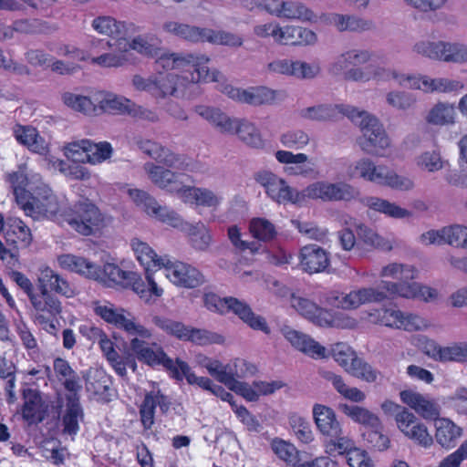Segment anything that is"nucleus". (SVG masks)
<instances>
[{"instance_id": "f257e3e1", "label": "nucleus", "mask_w": 467, "mask_h": 467, "mask_svg": "<svg viewBox=\"0 0 467 467\" xmlns=\"http://www.w3.org/2000/svg\"><path fill=\"white\" fill-rule=\"evenodd\" d=\"M127 194L134 204L152 218L172 227H183L188 232L192 245L196 250H206L212 241L211 234L203 223L192 225L182 221L180 215L167 206L161 205L154 197L147 192L137 188H127Z\"/></svg>"}, {"instance_id": "f03ea898", "label": "nucleus", "mask_w": 467, "mask_h": 467, "mask_svg": "<svg viewBox=\"0 0 467 467\" xmlns=\"http://www.w3.org/2000/svg\"><path fill=\"white\" fill-rule=\"evenodd\" d=\"M378 56L368 50H349L339 55L330 66V72L342 76L345 79L357 82H389L393 80L395 68L386 67L379 63H373L364 67H350L354 65H364L370 61L376 62Z\"/></svg>"}, {"instance_id": "7ed1b4c3", "label": "nucleus", "mask_w": 467, "mask_h": 467, "mask_svg": "<svg viewBox=\"0 0 467 467\" xmlns=\"http://www.w3.org/2000/svg\"><path fill=\"white\" fill-rule=\"evenodd\" d=\"M347 117L360 129L357 144L367 154L385 157L391 140L382 123L374 115L357 108L346 109Z\"/></svg>"}, {"instance_id": "20e7f679", "label": "nucleus", "mask_w": 467, "mask_h": 467, "mask_svg": "<svg viewBox=\"0 0 467 467\" xmlns=\"http://www.w3.org/2000/svg\"><path fill=\"white\" fill-rule=\"evenodd\" d=\"M289 306L298 315L320 327L355 329L358 327L359 322L354 316L322 307L299 293L291 295Z\"/></svg>"}, {"instance_id": "39448f33", "label": "nucleus", "mask_w": 467, "mask_h": 467, "mask_svg": "<svg viewBox=\"0 0 467 467\" xmlns=\"http://www.w3.org/2000/svg\"><path fill=\"white\" fill-rule=\"evenodd\" d=\"M348 174L349 178H359L399 192H409L415 187L414 181L410 177L399 174L386 165H377L368 157L355 161L349 166Z\"/></svg>"}, {"instance_id": "423d86ee", "label": "nucleus", "mask_w": 467, "mask_h": 467, "mask_svg": "<svg viewBox=\"0 0 467 467\" xmlns=\"http://www.w3.org/2000/svg\"><path fill=\"white\" fill-rule=\"evenodd\" d=\"M65 221L84 236L96 234L107 224L105 215L88 199L77 202L66 213Z\"/></svg>"}, {"instance_id": "0eeeda50", "label": "nucleus", "mask_w": 467, "mask_h": 467, "mask_svg": "<svg viewBox=\"0 0 467 467\" xmlns=\"http://www.w3.org/2000/svg\"><path fill=\"white\" fill-rule=\"evenodd\" d=\"M19 206L26 216L34 220L53 219L61 211L57 196L45 183H40Z\"/></svg>"}, {"instance_id": "6e6552de", "label": "nucleus", "mask_w": 467, "mask_h": 467, "mask_svg": "<svg viewBox=\"0 0 467 467\" xmlns=\"http://www.w3.org/2000/svg\"><path fill=\"white\" fill-rule=\"evenodd\" d=\"M393 81L400 87L419 89L425 93H451L463 88L460 80L447 78H431L421 74H406L395 69Z\"/></svg>"}, {"instance_id": "1a4fd4ad", "label": "nucleus", "mask_w": 467, "mask_h": 467, "mask_svg": "<svg viewBox=\"0 0 467 467\" xmlns=\"http://www.w3.org/2000/svg\"><path fill=\"white\" fill-rule=\"evenodd\" d=\"M387 299L383 281L377 286H358L348 292L332 291L328 301L344 310H356L362 306L380 303Z\"/></svg>"}, {"instance_id": "9d476101", "label": "nucleus", "mask_w": 467, "mask_h": 467, "mask_svg": "<svg viewBox=\"0 0 467 467\" xmlns=\"http://www.w3.org/2000/svg\"><path fill=\"white\" fill-rule=\"evenodd\" d=\"M153 324L164 331L181 340L191 341L197 345L220 344L223 341L221 335L205 329L193 328L183 323L164 317L155 316Z\"/></svg>"}, {"instance_id": "9b49d317", "label": "nucleus", "mask_w": 467, "mask_h": 467, "mask_svg": "<svg viewBox=\"0 0 467 467\" xmlns=\"http://www.w3.org/2000/svg\"><path fill=\"white\" fill-rule=\"evenodd\" d=\"M358 195V192L345 182L317 181L304 189V202L307 199H319L324 202H349Z\"/></svg>"}, {"instance_id": "f8f14e48", "label": "nucleus", "mask_w": 467, "mask_h": 467, "mask_svg": "<svg viewBox=\"0 0 467 467\" xmlns=\"http://www.w3.org/2000/svg\"><path fill=\"white\" fill-rule=\"evenodd\" d=\"M95 313L106 322L123 329L132 337H151V332L138 323L135 317L123 308H115L111 304L99 305L95 306Z\"/></svg>"}, {"instance_id": "ddd939ff", "label": "nucleus", "mask_w": 467, "mask_h": 467, "mask_svg": "<svg viewBox=\"0 0 467 467\" xmlns=\"http://www.w3.org/2000/svg\"><path fill=\"white\" fill-rule=\"evenodd\" d=\"M256 181L265 189L267 195L278 203L301 204L304 202V190L297 191L276 174L263 171L257 173Z\"/></svg>"}, {"instance_id": "4468645a", "label": "nucleus", "mask_w": 467, "mask_h": 467, "mask_svg": "<svg viewBox=\"0 0 467 467\" xmlns=\"http://www.w3.org/2000/svg\"><path fill=\"white\" fill-rule=\"evenodd\" d=\"M396 427L409 441L424 449L431 448L434 439L428 426L410 410H402L395 417Z\"/></svg>"}, {"instance_id": "2eb2a0df", "label": "nucleus", "mask_w": 467, "mask_h": 467, "mask_svg": "<svg viewBox=\"0 0 467 467\" xmlns=\"http://www.w3.org/2000/svg\"><path fill=\"white\" fill-rule=\"evenodd\" d=\"M163 275L171 283L185 288H194L205 282L203 275L195 267L180 262L171 261L167 256L163 257Z\"/></svg>"}, {"instance_id": "dca6fc26", "label": "nucleus", "mask_w": 467, "mask_h": 467, "mask_svg": "<svg viewBox=\"0 0 467 467\" xmlns=\"http://www.w3.org/2000/svg\"><path fill=\"white\" fill-rule=\"evenodd\" d=\"M145 339L140 337L131 338L130 349L136 358L150 366L162 365L172 372L174 378H179L174 361L167 357L160 346L148 343Z\"/></svg>"}, {"instance_id": "f3484780", "label": "nucleus", "mask_w": 467, "mask_h": 467, "mask_svg": "<svg viewBox=\"0 0 467 467\" xmlns=\"http://www.w3.org/2000/svg\"><path fill=\"white\" fill-rule=\"evenodd\" d=\"M151 161L143 165V170L148 179L157 187L175 193L178 197L184 185L182 174L176 173L171 170Z\"/></svg>"}, {"instance_id": "a211bd4d", "label": "nucleus", "mask_w": 467, "mask_h": 467, "mask_svg": "<svg viewBox=\"0 0 467 467\" xmlns=\"http://www.w3.org/2000/svg\"><path fill=\"white\" fill-rule=\"evenodd\" d=\"M265 9L272 16L279 18L317 23V16L315 12L301 2L274 1L271 4H265Z\"/></svg>"}, {"instance_id": "6ab92c4d", "label": "nucleus", "mask_w": 467, "mask_h": 467, "mask_svg": "<svg viewBox=\"0 0 467 467\" xmlns=\"http://www.w3.org/2000/svg\"><path fill=\"white\" fill-rule=\"evenodd\" d=\"M37 286L39 290L54 292L67 298H72L78 294L77 287L64 276L47 265L38 267Z\"/></svg>"}, {"instance_id": "aec40b11", "label": "nucleus", "mask_w": 467, "mask_h": 467, "mask_svg": "<svg viewBox=\"0 0 467 467\" xmlns=\"http://www.w3.org/2000/svg\"><path fill=\"white\" fill-rule=\"evenodd\" d=\"M281 332L293 348L306 356L316 359L328 356L327 348L310 336L289 327H284Z\"/></svg>"}, {"instance_id": "412c9836", "label": "nucleus", "mask_w": 467, "mask_h": 467, "mask_svg": "<svg viewBox=\"0 0 467 467\" xmlns=\"http://www.w3.org/2000/svg\"><path fill=\"white\" fill-rule=\"evenodd\" d=\"M400 401L426 420H432L440 415V407L432 400L420 392L406 389L399 393Z\"/></svg>"}, {"instance_id": "4be33fe9", "label": "nucleus", "mask_w": 467, "mask_h": 467, "mask_svg": "<svg viewBox=\"0 0 467 467\" xmlns=\"http://www.w3.org/2000/svg\"><path fill=\"white\" fill-rule=\"evenodd\" d=\"M32 306L34 321H44L47 317H56L61 313L60 300L52 293L39 290L29 299Z\"/></svg>"}, {"instance_id": "5701e85b", "label": "nucleus", "mask_w": 467, "mask_h": 467, "mask_svg": "<svg viewBox=\"0 0 467 467\" xmlns=\"http://www.w3.org/2000/svg\"><path fill=\"white\" fill-rule=\"evenodd\" d=\"M312 416L317 430L325 438L342 432V424L331 407L316 403L312 408Z\"/></svg>"}, {"instance_id": "b1692460", "label": "nucleus", "mask_w": 467, "mask_h": 467, "mask_svg": "<svg viewBox=\"0 0 467 467\" xmlns=\"http://www.w3.org/2000/svg\"><path fill=\"white\" fill-rule=\"evenodd\" d=\"M13 134L17 142L30 151L49 157V143L40 136L36 128L16 124L13 128Z\"/></svg>"}, {"instance_id": "393cba45", "label": "nucleus", "mask_w": 467, "mask_h": 467, "mask_svg": "<svg viewBox=\"0 0 467 467\" xmlns=\"http://www.w3.org/2000/svg\"><path fill=\"white\" fill-rule=\"evenodd\" d=\"M435 441L446 450L455 447L457 441L462 436L463 430L449 418H434Z\"/></svg>"}, {"instance_id": "a878e982", "label": "nucleus", "mask_w": 467, "mask_h": 467, "mask_svg": "<svg viewBox=\"0 0 467 467\" xmlns=\"http://www.w3.org/2000/svg\"><path fill=\"white\" fill-rule=\"evenodd\" d=\"M431 327V323L420 315L393 308L390 328L415 332L428 330Z\"/></svg>"}, {"instance_id": "bb28decb", "label": "nucleus", "mask_w": 467, "mask_h": 467, "mask_svg": "<svg viewBox=\"0 0 467 467\" xmlns=\"http://www.w3.org/2000/svg\"><path fill=\"white\" fill-rule=\"evenodd\" d=\"M181 38L193 42H209L212 44L224 45L231 41V35L223 31H213L209 28H201L184 24Z\"/></svg>"}, {"instance_id": "cd10ccee", "label": "nucleus", "mask_w": 467, "mask_h": 467, "mask_svg": "<svg viewBox=\"0 0 467 467\" xmlns=\"http://www.w3.org/2000/svg\"><path fill=\"white\" fill-rule=\"evenodd\" d=\"M321 376L331 384L337 393L343 399L354 403H362L366 400V393L358 387L349 385L341 375L325 370L322 371Z\"/></svg>"}, {"instance_id": "c85d7f7f", "label": "nucleus", "mask_w": 467, "mask_h": 467, "mask_svg": "<svg viewBox=\"0 0 467 467\" xmlns=\"http://www.w3.org/2000/svg\"><path fill=\"white\" fill-rule=\"evenodd\" d=\"M362 203L369 211L392 219H405L411 215V213L406 208L379 196H367L362 199Z\"/></svg>"}, {"instance_id": "c756f323", "label": "nucleus", "mask_w": 467, "mask_h": 467, "mask_svg": "<svg viewBox=\"0 0 467 467\" xmlns=\"http://www.w3.org/2000/svg\"><path fill=\"white\" fill-rule=\"evenodd\" d=\"M329 265V257L326 250L316 244L306 245L300 252V265L308 273H319Z\"/></svg>"}, {"instance_id": "7c9ffc66", "label": "nucleus", "mask_w": 467, "mask_h": 467, "mask_svg": "<svg viewBox=\"0 0 467 467\" xmlns=\"http://www.w3.org/2000/svg\"><path fill=\"white\" fill-rule=\"evenodd\" d=\"M179 198L185 203L196 204L215 208L222 201V197L206 188L183 185Z\"/></svg>"}, {"instance_id": "2f4dec72", "label": "nucleus", "mask_w": 467, "mask_h": 467, "mask_svg": "<svg viewBox=\"0 0 467 467\" xmlns=\"http://www.w3.org/2000/svg\"><path fill=\"white\" fill-rule=\"evenodd\" d=\"M95 101L99 105V114L107 112L117 115H128L132 103L123 96L108 91L96 92Z\"/></svg>"}, {"instance_id": "473e14b6", "label": "nucleus", "mask_w": 467, "mask_h": 467, "mask_svg": "<svg viewBox=\"0 0 467 467\" xmlns=\"http://www.w3.org/2000/svg\"><path fill=\"white\" fill-rule=\"evenodd\" d=\"M294 25L281 26L278 23H266L254 27V33L259 37H272L279 45L293 46L295 36Z\"/></svg>"}, {"instance_id": "72a5a7b5", "label": "nucleus", "mask_w": 467, "mask_h": 467, "mask_svg": "<svg viewBox=\"0 0 467 467\" xmlns=\"http://www.w3.org/2000/svg\"><path fill=\"white\" fill-rule=\"evenodd\" d=\"M182 83L179 75L173 73L152 74V85L150 88V96L155 99H163L170 96H175Z\"/></svg>"}, {"instance_id": "f704fd0d", "label": "nucleus", "mask_w": 467, "mask_h": 467, "mask_svg": "<svg viewBox=\"0 0 467 467\" xmlns=\"http://www.w3.org/2000/svg\"><path fill=\"white\" fill-rule=\"evenodd\" d=\"M65 410L62 416L64 432L75 435L79 430V421L83 419V410L79 403L78 392L66 396Z\"/></svg>"}, {"instance_id": "c9c22d12", "label": "nucleus", "mask_w": 467, "mask_h": 467, "mask_svg": "<svg viewBox=\"0 0 467 467\" xmlns=\"http://www.w3.org/2000/svg\"><path fill=\"white\" fill-rule=\"evenodd\" d=\"M57 262L61 268L77 273L88 279L94 280L95 277H98V265L85 257L66 254L59 255Z\"/></svg>"}, {"instance_id": "e433bc0d", "label": "nucleus", "mask_w": 467, "mask_h": 467, "mask_svg": "<svg viewBox=\"0 0 467 467\" xmlns=\"http://www.w3.org/2000/svg\"><path fill=\"white\" fill-rule=\"evenodd\" d=\"M195 361L230 390H234V372L229 364L223 365L219 360L212 359L201 353L195 355Z\"/></svg>"}, {"instance_id": "4c0bfd02", "label": "nucleus", "mask_w": 467, "mask_h": 467, "mask_svg": "<svg viewBox=\"0 0 467 467\" xmlns=\"http://www.w3.org/2000/svg\"><path fill=\"white\" fill-rule=\"evenodd\" d=\"M147 282L136 272H130L127 283L124 286H131L132 290L145 302H150L152 296L159 297L162 295V289L159 288L151 275L147 272Z\"/></svg>"}, {"instance_id": "58836bf2", "label": "nucleus", "mask_w": 467, "mask_h": 467, "mask_svg": "<svg viewBox=\"0 0 467 467\" xmlns=\"http://www.w3.org/2000/svg\"><path fill=\"white\" fill-rule=\"evenodd\" d=\"M339 410L344 415L356 423L369 429L379 430L382 428V422L379 417L365 407L341 404L339 405Z\"/></svg>"}, {"instance_id": "ea45409f", "label": "nucleus", "mask_w": 467, "mask_h": 467, "mask_svg": "<svg viewBox=\"0 0 467 467\" xmlns=\"http://www.w3.org/2000/svg\"><path fill=\"white\" fill-rule=\"evenodd\" d=\"M270 449L277 459L290 467H298L301 462V451L296 446L281 438H274L270 441Z\"/></svg>"}, {"instance_id": "a19ab883", "label": "nucleus", "mask_w": 467, "mask_h": 467, "mask_svg": "<svg viewBox=\"0 0 467 467\" xmlns=\"http://www.w3.org/2000/svg\"><path fill=\"white\" fill-rule=\"evenodd\" d=\"M24 418L31 422L42 421L47 407L43 402L40 393L35 389H28L24 391Z\"/></svg>"}, {"instance_id": "79ce46f5", "label": "nucleus", "mask_w": 467, "mask_h": 467, "mask_svg": "<svg viewBox=\"0 0 467 467\" xmlns=\"http://www.w3.org/2000/svg\"><path fill=\"white\" fill-rule=\"evenodd\" d=\"M353 108L352 106L343 105H318L307 107L300 109L301 118L308 120H328L337 119L339 114L346 115V109Z\"/></svg>"}, {"instance_id": "37998d69", "label": "nucleus", "mask_w": 467, "mask_h": 467, "mask_svg": "<svg viewBox=\"0 0 467 467\" xmlns=\"http://www.w3.org/2000/svg\"><path fill=\"white\" fill-rule=\"evenodd\" d=\"M276 99V92L265 87H256L235 90V101L251 105L272 103Z\"/></svg>"}, {"instance_id": "c03bdc74", "label": "nucleus", "mask_w": 467, "mask_h": 467, "mask_svg": "<svg viewBox=\"0 0 467 467\" xmlns=\"http://www.w3.org/2000/svg\"><path fill=\"white\" fill-rule=\"evenodd\" d=\"M53 369L57 379L63 382L65 389L69 393H76L81 389L77 373L66 359L56 358L53 361Z\"/></svg>"}, {"instance_id": "a18cd8bd", "label": "nucleus", "mask_w": 467, "mask_h": 467, "mask_svg": "<svg viewBox=\"0 0 467 467\" xmlns=\"http://www.w3.org/2000/svg\"><path fill=\"white\" fill-rule=\"evenodd\" d=\"M357 447L355 441L350 437L344 435L343 431L334 434L332 437L326 438L323 441L324 451L327 455L329 457L333 455H344L345 460Z\"/></svg>"}, {"instance_id": "49530a36", "label": "nucleus", "mask_w": 467, "mask_h": 467, "mask_svg": "<svg viewBox=\"0 0 467 467\" xmlns=\"http://www.w3.org/2000/svg\"><path fill=\"white\" fill-rule=\"evenodd\" d=\"M456 118L457 111L453 104L439 102L428 111L425 119L431 125L446 126L454 124Z\"/></svg>"}, {"instance_id": "de8ad7c7", "label": "nucleus", "mask_w": 467, "mask_h": 467, "mask_svg": "<svg viewBox=\"0 0 467 467\" xmlns=\"http://www.w3.org/2000/svg\"><path fill=\"white\" fill-rule=\"evenodd\" d=\"M356 233L358 239L367 246L382 251H390L393 248L390 239L364 223L356 225Z\"/></svg>"}, {"instance_id": "09e8293b", "label": "nucleus", "mask_w": 467, "mask_h": 467, "mask_svg": "<svg viewBox=\"0 0 467 467\" xmlns=\"http://www.w3.org/2000/svg\"><path fill=\"white\" fill-rule=\"evenodd\" d=\"M276 161L285 165L284 171L288 175H306V171L303 170L299 165L308 161L309 157L306 153H294L286 150H279L275 153Z\"/></svg>"}, {"instance_id": "8fccbe9b", "label": "nucleus", "mask_w": 467, "mask_h": 467, "mask_svg": "<svg viewBox=\"0 0 467 467\" xmlns=\"http://www.w3.org/2000/svg\"><path fill=\"white\" fill-rule=\"evenodd\" d=\"M187 55H192L193 57L192 61L189 62L188 66H192L195 68V74H192V82H219L223 78L222 74L217 70L209 71L207 67V63L209 62V57L201 53H187Z\"/></svg>"}, {"instance_id": "3c124183", "label": "nucleus", "mask_w": 467, "mask_h": 467, "mask_svg": "<svg viewBox=\"0 0 467 467\" xmlns=\"http://www.w3.org/2000/svg\"><path fill=\"white\" fill-rule=\"evenodd\" d=\"M379 276L382 280H414L419 276V270L412 265L391 262L381 267Z\"/></svg>"}, {"instance_id": "603ef678", "label": "nucleus", "mask_w": 467, "mask_h": 467, "mask_svg": "<svg viewBox=\"0 0 467 467\" xmlns=\"http://www.w3.org/2000/svg\"><path fill=\"white\" fill-rule=\"evenodd\" d=\"M62 99L64 103L73 110L88 116L99 115V105L97 101H95V93L92 97H87L67 92L63 94Z\"/></svg>"}, {"instance_id": "864d4df0", "label": "nucleus", "mask_w": 467, "mask_h": 467, "mask_svg": "<svg viewBox=\"0 0 467 467\" xmlns=\"http://www.w3.org/2000/svg\"><path fill=\"white\" fill-rule=\"evenodd\" d=\"M6 180L13 189L16 202L19 207L31 194V192L26 189L29 186L26 168L20 166L17 171L7 173Z\"/></svg>"}, {"instance_id": "5fc2aeb1", "label": "nucleus", "mask_w": 467, "mask_h": 467, "mask_svg": "<svg viewBox=\"0 0 467 467\" xmlns=\"http://www.w3.org/2000/svg\"><path fill=\"white\" fill-rule=\"evenodd\" d=\"M92 28L99 34L111 36L114 39L125 38L127 32L126 25L117 21L112 16H98L92 21Z\"/></svg>"}, {"instance_id": "6e6d98bb", "label": "nucleus", "mask_w": 467, "mask_h": 467, "mask_svg": "<svg viewBox=\"0 0 467 467\" xmlns=\"http://www.w3.org/2000/svg\"><path fill=\"white\" fill-rule=\"evenodd\" d=\"M414 162L420 171L429 173L438 172L449 164V161L441 157L438 150L420 152L415 157Z\"/></svg>"}, {"instance_id": "4d7b16f0", "label": "nucleus", "mask_w": 467, "mask_h": 467, "mask_svg": "<svg viewBox=\"0 0 467 467\" xmlns=\"http://www.w3.org/2000/svg\"><path fill=\"white\" fill-rule=\"evenodd\" d=\"M317 23L335 26L339 31L357 30L361 27L362 21L354 16L337 13H323L317 16Z\"/></svg>"}, {"instance_id": "13d9d810", "label": "nucleus", "mask_w": 467, "mask_h": 467, "mask_svg": "<svg viewBox=\"0 0 467 467\" xmlns=\"http://www.w3.org/2000/svg\"><path fill=\"white\" fill-rule=\"evenodd\" d=\"M98 277L94 280L102 283L108 286L112 285H125L130 271H124L113 263H106L101 268L97 266Z\"/></svg>"}, {"instance_id": "bf43d9fd", "label": "nucleus", "mask_w": 467, "mask_h": 467, "mask_svg": "<svg viewBox=\"0 0 467 467\" xmlns=\"http://www.w3.org/2000/svg\"><path fill=\"white\" fill-rule=\"evenodd\" d=\"M195 111L213 125L220 132L225 133L232 130L233 122L231 118L221 109L207 106H197Z\"/></svg>"}, {"instance_id": "052dcab7", "label": "nucleus", "mask_w": 467, "mask_h": 467, "mask_svg": "<svg viewBox=\"0 0 467 467\" xmlns=\"http://www.w3.org/2000/svg\"><path fill=\"white\" fill-rule=\"evenodd\" d=\"M156 70L162 68L164 70H172L176 68H182L192 61L193 57L187 55V53H170L160 48V53L155 55Z\"/></svg>"}, {"instance_id": "680f3d73", "label": "nucleus", "mask_w": 467, "mask_h": 467, "mask_svg": "<svg viewBox=\"0 0 467 467\" xmlns=\"http://www.w3.org/2000/svg\"><path fill=\"white\" fill-rule=\"evenodd\" d=\"M132 249L137 256V259L142 265L146 266L147 271L150 266H158L163 268L164 256H158L154 250L150 245L139 239L131 241Z\"/></svg>"}, {"instance_id": "e2e57ef3", "label": "nucleus", "mask_w": 467, "mask_h": 467, "mask_svg": "<svg viewBox=\"0 0 467 467\" xmlns=\"http://www.w3.org/2000/svg\"><path fill=\"white\" fill-rule=\"evenodd\" d=\"M383 281V290L387 295L391 296H399L407 299H416L420 283H410L409 280L400 282Z\"/></svg>"}, {"instance_id": "0e129e2a", "label": "nucleus", "mask_w": 467, "mask_h": 467, "mask_svg": "<svg viewBox=\"0 0 467 467\" xmlns=\"http://www.w3.org/2000/svg\"><path fill=\"white\" fill-rule=\"evenodd\" d=\"M235 315H237L251 328L262 331L265 334L270 333V328L265 319L261 316L255 315L247 305L236 299Z\"/></svg>"}, {"instance_id": "69168bd1", "label": "nucleus", "mask_w": 467, "mask_h": 467, "mask_svg": "<svg viewBox=\"0 0 467 467\" xmlns=\"http://www.w3.org/2000/svg\"><path fill=\"white\" fill-rule=\"evenodd\" d=\"M329 353L347 373H348L358 358L356 351L345 343H337L331 346Z\"/></svg>"}, {"instance_id": "338daca9", "label": "nucleus", "mask_w": 467, "mask_h": 467, "mask_svg": "<svg viewBox=\"0 0 467 467\" xmlns=\"http://www.w3.org/2000/svg\"><path fill=\"white\" fill-rule=\"evenodd\" d=\"M289 425L296 439L305 444L314 441L315 434L309 421L297 413H291L288 417Z\"/></svg>"}, {"instance_id": "774afa93", "label": "nucleus", "mask_w": 467, "mask_h": 467, "mask_svg": "<svg viewBox=\"0 0 467 467\" xmlns=\"http://www.w3.org/2000/svg\"><path fill=\"white\" fill-rule=\"evenodd\" d=\"M85 382L87 391L97 396H104L109 389V379L103 370H89L85 377Z\"/></svg>"}]
</instances>
